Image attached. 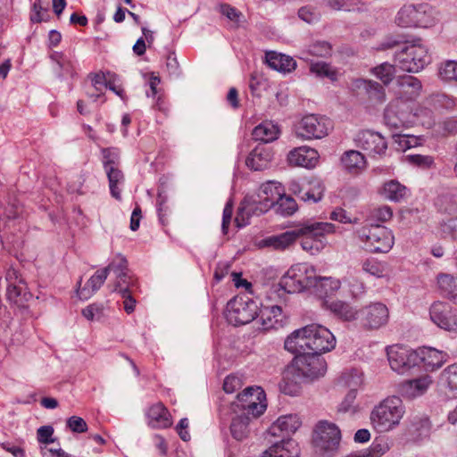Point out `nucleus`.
Listing matches in <instances>:
<instances>
[{
  "label": "nucleus",
  "instance_id": "55",
  "mask_svg": "<svg viewBox=\"0 0 457 457\" xmlns=\"http://www.w3.org/2000/svg\"><path fill=\"white\" fill-rule=\"evenodd\" d=\"M59 67V77L71 76L73 77L75 74V60L70 56L65 55L58 64Z\"/></svg>",
  "mask_w": 457,
  "mask_h": 457
},
{
  "label": "nucleus",
  "instance_id": "49",
  "mask_svg": "<svg viewBox=\"0 0 457 457\" xmlns=\"http://www.w3.org/2000/svg\"><path fill=\"white\" fill-rule=\"evenodd\" d=\"M282 313V308L278 305H274L272 307L265 308L262 310H260L259 316L262 320V325L263 326L264 329H268L271 327H273V323L271 322V316H273L274 319H276L275 322H278V320L277 319L278 316L281 315Z\"/></svg>",
  "mask_w": 457,
  "mask_h": 457
},
{
  "label": "nucleus",
  "instance_id": "64",
  "mask_svg": "<svg viewBox=\"0 0 457 457\" xmlns=\"http://www.w3.org/2000/svg\"><path fill=\"white\" fill-rule=\"evenodd\" d=\"M241 387V380L236 376L228 375L223 383V390L227 394H232Z\"/></svg>",
  "mask_w": 457,
  "mask_h": 457
},
{
  "label": "nucleus",
  "instance_id": "33",
  "mask_svg": "<svg viewBox=\"0 0 457 457\" xmlns=\"http://www.w3.org/2000/svg\"><path fill=\"white\" fill-rule=\"evenodd\" d=\"M250 420V415L244 413L238 414L232 419L230 424V433L234 439L237 441H243L249 436Z\"/></svg>",
  "mask_w": 457,
  "mask_h": 457
},
{
  "label": "nucleus",
  "instance_id": "34",
  "mask_svg": "<svg viewBox=\"0 0 457 457\" xmlns=\"http://www.w3.org/2000/svg\"><path fill=\"white\" fill-rule=\"evenodd\" d=\"M437 285L442 295L450 300L457 299V276L440 273L437 276Z\"/></svg>",
  "mask_w": 457,
  "mask_h": 457
},
{
  "label": "nucleus",
  "instance_id": "48",
  "mask_svg": "<svg viewBox=\"0 0 457 457\" xmlns=\"http://www.w3.org/2000/svg\"><path fill=\"white\" fill-rule=\"evenodd\" d=\"M364 88L369 96V98L375 100L378 103L385 101L386 93L384 87L377 81L364 80Z\"/></svg>",
  "mask_w": 457,
  "mask_h": 457
},
{
  "label": "nucleus",
  "instance_id": "39",
  "mask_svg": "<svg viewBox=\"0 0 457 457\" xmlns=\"http://www.w3.org/2000/svg\"><path fill=\"white\" fill-rule=\"evenodd\" d=\"M420 357L424 367L431 370L440 368L445 362L444 353L432 348L422 351Z\"/></svg>",
  "mask_w": 457,
  "mask_h": 457
},
{
  "label": "nucleus",
  "instance_id": "4",
  "mask_svg": "<svg viewBox=\"0 0 457 457\" xmlns=\"http://www.w3.org/2000/svg\"><path fill=\"white\" fill-rule=\"evenodd\" d=\"M403 415L402 400L394 395L387 397L373 409L370 420L378 430L386 431L399 424Z\"/></svg>",
  "mask_w": 457,
  "mask_h": 457
},
{
  "label": "nucleus",
  "instance_id": "20",
  "mask_svg": "<svg viewBox=\"0 0 457 457\" xmlns=\"http://www.w3.org/2000/svg\"><path fill=\"white\" fill-rule=\"evenodd\" d=\"M309 228H295L279 235L267 237L262 240L264 246L271 247L275 250H285L293 245L300 234H303Z\"/></svg>",
  "mask_w": 457,
  "mask_h": 457
},
{
  "label": "nucleus",
  "instance_id": "25",
  "mask_svg": "<svg viewBox=\"0 0 457 457\" xmlns=\"http://www.w3.org/2000/svg\"><path fill=\"white\" fill-rule=\"evenodd\" d=\"M108 277V269H101L95 272L87 280L83 287L81 286V278L78 282L79 288L77 290L78 296L81 300H87L91 297L104 285Z\"/></svg>",
  "mask_w": 457,
  "mask_h": 457
},
{
  "label": "nucleus",
  "instance_id": "57",
  "mask_svg": "<svg viewBox=\"0 0 457 457\" xmlns=\"http://www.w3.org/2000/svg\"><path fill=\"white\" fill-rule=\"evenodd\" d=\"M406 158L410 163L422 169L430 168L434 164V159L429 155L409 154Z\"/></svg>",
  "mask_w": 457,
  "mask_h": 457
},
{
  "label": "nucleus",
  "instance_id": "60",
  "mask_svg": "<svg viewBox=\"0 0 457 457\" xmlns=\"http://www.w3.org/2000/svg\"><path fill=\"white\" fill-rule=\"evenodd\" d=\"M166 69L170 76L179 77L181 73L179 63L177 60L175 53H170L166 58Z\"/></svg>",
  "mask_w": 457,
  "mask_h": 457
},
{
  "label": "nucleus",
  "instance_id": "23",
  "mask_svg": "<svg viewBox=\"0 0 457 457\" xmlns=\"http://www.w3.org/2000/svg\"><path fill=\"white\" fill-rule=\"evenodd\" d=\"M147 423L156 429L168 428L172 425L171 415L162 403L150 406L145 413Z\"/></svg>",
  "mask_w": 457,
  "mask_h": 457
},
{
  "label": "nucleus",
  "instance_id": "35",
  "mask_svg": "<svg viewBox=\"0 0 457 457\" xmlns=\"http://www.w3.org/2000/svg\"><path fill=\"white\" fill-rule=\"evenodd\" d=\"M324 195V186L319 180H310L306 182L305 189L301 195V201L308 204H316L320 202Z\"/></svg>",
  "mask_w": 457,
  "mask_h": 457
},
{
  "label": "nucleus",
  "instance_id": "12",
  "mask_svg": "<svg viewBox=\"0 0 457 457\" xmlns=\"http://www.w3.org/2000/svg\"><path fill=\"white\" fill-rule=\"evenodd\" d=\"M358 318L364 330H377L387 324L389 310L380 302L371 303L358 311Z\"/></svg>",
  "mask_w": 457,
  "mask_h": 457
},
{
  "label": "nucleus",
  "instance_id": "51",
  "mask_svg": "<svg viewBox=\"0 0 457 457\" xmlns=\"http://www.w3.org/2000/svg\"><path fill=\"white\" fill-rule=\"evenodd\" d=\"M361 0H328V5L336 11L352 12L360 10Z\"/></svg>",
  "mask_w": 457,
  "mask_h": 457
},
{
  "label": "nucleus",
  "instance_id": "9",
  "mask_svg": "<svg viewBox=\"0 0 457 457\" xmlns=\"http://www.w3.org/2000/svg\"><path fill=\"white\" fill-rule=\"evenodd\" d=\"M358 233L371 253H387L394 245V236L385 226H364Z\"/></svg>",
  "mask_w": 457,
  "mask_h": 457
},
{
  "label": "nucleus",
  "instance_id": "22",
  "mask_svg": "<svg viewBox=\"0 0 457 457\" xmlns=\"http://www.w3.org/2000/svg\"><path fill=\"white\" fill-rule=\"evenodd\" d=\"M318 152L309 146H300L290 151L287 156L288 162L294 166L307 169L315 167L318 162Z\"/></svg>",
  "mask_w": 457,
  "mask_h": 457
},
{
  "label": "nucleus",
  "instance_id": "43",
  "mask_svg": "<svg viewBox=\"0 0 457 457\" xmlns=\"http://www.w3.org/2000/svg\"><path fill=\"white\" fill-rule=\"evenodd\" d=\"M113 292H117L123 299L124 311L130 314L135 311L136 299L132 296V289L129 286L122 287L120 283L114 285Z\"/></svg>",
  "mask_w": 457,
  "mask_h": 457
},
{
  "label": "nucleus",
  "instance_id": "15",
  "mask_svg": "<svg viewBox=\"0 0 457 457\" xmlns=\"http://www.w3.org/2000/svg\"><path fill=\"white\" fill-rule=\"evenodd\" d=\"M431 320L440 328L457 332V310L445 302H435L429 308Z\"/></svg>",
  "mask_w": 457,
  "mask_h": 457
},
{
  "label": "nucleus",
  "instance_id": "44",
  "mask_svg": "<svg viewBox=\"0 0 457 457\" xmlns=\"http://www.w3.org/2000/svg\"><path fill=\"white\" fill-rule=\"evenodd\" d=\"M438 76L444 81L457 83V61L447 60L441 62L438 68Z\"/></svg>",
  "mask_w": 457,
  "mask_h": 457
},
{
  "label": "nucleus",
  "instance_id": "14",
  "mask_svg": "<svg viewBox=\"0 0 457 457\" xmlns=\"http://www.w3.org/2000/svg\"><path fill=\"white\" fill-rule=\"evenodd\" d=\"M315 433L313 444L320 452L330 453L338 448L341 432L335 424L321 420L318 423Z\"/></svg>",
  "mask_w": 457,
  "mask_h": 457
},
{
  "label": "nucleus",
  "instance_id": "16",
  "mask_svg": "<svg viewBox=\"0 0 457 457\" xmlns=\"http://www.w3.org/2000/svg\"><path fill=\"white\" fill-rule=\"evenodd\" d=\"M262 398H264L263 391L247 387L237 395V406L242 410V413L258 418L266 410V404L262 403Z\"/></svg>",
  "mask_w": 457,
  "mask_h": 457
},
{
  "label": "nucleus",
  "instance_id": "46",
  "mask_svg": "<svg viewBox=\"0 0 457 457\" xmlns=\"http://www.w3.org/2000/svg\"><path fill=\"white\" fill-rule=\"evenodd\" d=\"M372 73L380 79L385 86L390 84L395 78V65L388 62H383L372 69Z\"/></svg>",
  "mask_w": 457,
  "mask_h": 457
},
{
  "label": "nucleus",
  "instance_id": "50",
  "mask_svg": "<svg viewBox=\"0 0 457 457\" xmlns=\"http://www.w3.org/2000/svg\"><path fill=\"white\" fill-rule=\"evenodd\" d=\"M219 10L222 15L226 16L234 23L235 28H238L240 26V23L244 19L242 12L228 4H221Z\"/></svg>",
  "mask_w": 457,
  "mask_h": 457
},
{
  "label": "nucleus",
  "instance_id": "13",
  "mask_svg": "<svg viewBox=\"0 0 457 457\" xmlns=\"http://www.w3.org/2000/svg\"><path fill=\"white\" fill-rule=\"evenodd\" d=\"M390 367L399 374H404L411 369L421 364L420 354L414 350L392 346L387 350Z\"/></svg>",
  "mask_w": 457,
  "mask_h": 457
},
{
  "label": "nucleus",
  "instance_id": "18",
  "mask_svg": "<svg viewBox=\"0 0 457 457\" xmlns=\"http://www.w3.org/2000/svg\"><path fill=\"white\" fill-rule=\"evenodd\" d=\"M273 156L274 152L271 146L258 143L248 154L245 164L253 170H263L270 167Z\"/></svg>",
  "mask_w": 457,
  "mask_h": 457
},
{
  "label": "nucleus",
  "instance_id": "1",
  "mask_svg": "<svg viewBox=\"0 0 457 457\" xmlns=\"http://www.w3.org/2000/svg\"><path fill=\"white\" fill-rule=\"evenodd\" d=\"M336 337L332 332L319 324H310L292 332L285 340L284 347L290 353H312L322 354L336 346Z\"/></svg>",
  "mask_w": 457,
  "mask_h": 457
},
{
  "label": "nucleus",
  "instance_id": "17",
  "mask_svg": "<svg viewBox=\"0 0 457 457\" xmlns=\"http://www.w3.org/2000/svg\"><path fill=\"white\" fill-rule=\"evenodd\" d=\"M357 147L367 152L370 156L382 155L386 153L387 143L385 137L372 130H361L354 137Z\"/></svg>",
  "mask_w": 457,
  "mask_h": 457
},
{
  "label": "nucleus",
  "instance_id": "6",
  "mask_svg": "<svg viewBox=\"0 0 457 457\" xmlns=\"http://www.w3.org/2000/svg\"><path fill=\"white\" fill-rule=\"evenodd\" d=\"M258 317V304L248 296H236L227 303L226 319L233 326L248 324Z\"/></svg>",
  "mask_w": 457,
  "mask_h": 457
},
{
  "label": "nucleus",
  "instance_id": "3",
  "mask_svg": "<svg viewBox=\"0 0 457 457\" xmlns=\"http://www.w3.org/2000/svg\"><path fill=\"white\" fill-rule=\"evenodd\" d=\"M283 192L280 183L268 181L262 184L257 195L258 200L238 208L236 217L237 226L240 228L247 225L251 215L260 216L267 212L275 205Z\"/></svg>",
  "mask_w": 457,
  "mask_h": 457
},
{
  "label": "nucleus",
  "instance_id": "47",
  "mask_svg": "<svg viewBox=\"0 0 457 457\" xmlns=\"http://www.w3.org/2000/svg\"><path fill=\"white\" fill-rule=\"evenodd\" d=\"M102 162L104 170L110 167H118L120 164V149L117 147H106L101 149Z\"/></svg>",
  "mask_w": 457,
  "mask_h": 457
},
{
  "label": "nucleus",
  "instance_id": "62",
  "mask_svg": "<svg viewBox=\"0 0 457 457\" xmlns=\"http://www.w3.org/2000/svg\"><path fill=\"white\" fill-rule=\"evenodd\" d=\"M329 218L332 220H336L344 224L357 222L356 219L352 220L347 212L343 208H336L330 212Z\"/></svg>",
  "mask_w": 457,
  "mask_h": 457
},
{
  "label": "nucleus",
  "instance_id": "8",
  "mask_svg": "<svg viewBox=\"0 0 457 457\" xmlns=\"http://www.w3.org/2000/svg\"><path fill=\"white\" fill-rule=\"evenodd\" d=\"M307 227L310 231L306 230L303 234H300L298 238H301V246L304 251L315 254L322 248L325 236L335 231V225L329 222L306 221L296 226V228Z\"/></svg>",
  "mask_w": 457,
  "mask_h": 457
},
{
  "label": "nucleus",
  "instance_id": "7",
  "mask_svg": "<svg viewBox=\"0 0 457 457\" xmlns=\"http://www.w3.org/2000/svg\"><path fill=\"white\" fill-rule=\"evenodd\" d=\"M395 23L403 28H428L434 24L432 8L428 4H404L395 16Z\"/></svg>",
  "mask_w": 457,
  "mask_h": 457
},
{
  "label": "nucleus",
  "instance_id": "5",
  "mask_svg": "<svg viewBox=\"0 0 457 457\" xmlns=\"http://www.w3.org/2000/svg\"><path fill=\"white\" fill-rule=\"evenodd\" d=\"M395 61L403 71L419 72L430 62L431 58L425 46L404 44L399 51L395 52Z\"/></svg>",
  "mask_w": 457,
  "mask_h": 457
},
{
  "label": "nucleus",
  "instance_id": "19",
  "mask_svg": "<svg viewBox=\"0 0 457 457\" xmlns=\"http://www.w3.org/2000/svg\"><path fill=\"white\" fill-rule=\"evenodd\" d=\"M420 80L411 75L399 76L396 79V94L404 101L415 100L421 92Z\"/></svg>",
  "mask_w": 457,
  "mask_h": 457
},
{
  "label": "nucleus",
  "instance_id": "21",
  "mask_svg": "<svg viewBox=\"0 0 457 457\" xmlns=\"http://www.w3.org/2000/svg\"><path fill=\"white\" fill-rule=\"evenodd\" d=\"M321 305L343 321H353L358 318V311L348 302L338 299H327L321 303Z\"/></svg>",
  "mask_w": 457,
  "mask_h": 457
},
{
  "label": "nucleus",
  "instance_id": "27",
  "mask_svg": "<svg viewBox=\"0 0 457 457\" xmlns=\"http://www.w3.org/2000/svg\"><path fill=\"white\" fill-rule=\"evenodd\" d=\"M265 62L271 69L283 73L290 72L296 67V62L292 57L275 51L265 54Z\"/></svg>",
  "mask_w": 457,
  "mask_h": 457
},
{
  "label": "nucleus",
  "instance_id": "56",
  "mask_svg": "<svg viewBox=\"0 0 457 457\" xmlns=\"http://www.w3.org/2000/svg\"><path fill=\"white\" fill-rule=\"evenodd\" d=\"M104 269H108V273L113 271L115 274L119 273L120 276H124V271L128 270V261L124 256L119 254Z\"/></svg>",
  "mask_w": 457,
  "mask_h": 457
},
{
  "label": "nucleus",
  "instance_id": "30",
  "mask_svg": "<svg viewBox=\"0 0 457 457\" xmlns=\"http://www.w3.org/2000/svg\"><path fill=\"white\" fill-rule=\"evenodd\" d=\"M301 373L295 371V368L288 369L283 376L280 389L285 395H297L301 391Z\"/></svg>",
  "mask_w": 457,
  "mask_h": 457
},
{
  "label": "nucleus",
  "instance_id": "28",
  "mask_svg": "<svg viewBox=\"0 0 457 457\" xmlns=\"http://www.w3.org/2000/svg\"><path fill=\"white\" fill-rule=\"evenodd\" d=\"M382 195L388 200L400 203L405 201L410 195V189L396 179L384 183Z\"/></svg>",
  "mask_w": 457,
  "mask_h": 457
},
{
  "label": "nucleus",
  "instance_id": "10",
  "mask_svg": "<svg viewBox=\"0 0 457 457\" xmlns=\"http://www.w3.org/2000/svg\"><path fill=\"white\" fill-rule=\"evenodd\" d=\"M295 371L301 373L303 378H317L324 376L327 371V362L321 354L304 351V353H293Z\"/></svg>",
  "mask_w": 457,
  "mask_h": 457
},
{
  "label": "nucleus",
  "instance_id": "52",
  "mask_svg": "<svg viewBox=\"0 0 457 457\" xmlns=\"http://www.w3.org/2000/svg\"><path fill=\"white\" fill-rule=\"evenodd\" d=\"M156 202L159 220L162 226H166L169 223L168 217L170 214V207L167 205V196L162 192H158Z\"/></svg>",
  "mask_w": 457,
  "mask_h": 457
},
{
  "label": "nucleus",
  "instance_id": "45",
  "mask_svg": "<svg viewBox=\"0 0 457 457\" xmlns=\"http://www.w3.org/2000/svg\"><path fill=\"white\" fill-rule=\"evenodd\" d=\"M393 216L392 209L388 206H380L373 209L368 219V224L366 226L378 225V222H386L389 220Z\"/></svg>",
  "mask_w": 457,
  "mask_h": 457
},
{
  "label": "nucleus",
  "instance_id": "32",
  "mask_svg": "<svg viewBox=\"0 0 457 457\" xmlns=\"http://www.w3.org/2000/svg\"><path fill=\"white\" fill-rule=\"evenodd\" d=\"M19 284H22L23 286L12 283L8 285L6 289V299L11 303L21 306L32 297V295L27 291L25 282L22 278L19 279Z\"/></svg>",
  "mask_w": 457,
  "mask_h": 457
},
{
  "label": "nucleus",
  "instance_id": "61",
  "mask_svg": "<svg viewBox=\"0 0 457 457\" xmlns=\"http://www.w3.org/2000/svg\"><path fill=\"white\" fill-rule=\"evenodd\" d=\"M442 231L446 236L457 240V217L444 220L441 224Z\"/></svg>",
  "mask_w": 457,
  "mask_h": 457
},
{
  "label": "nucleus",
  "instance_id": "41",
  "mask_svg": "<svg viewBox=\"0 0 457 457\" xmlns=\"http://www.w3.org/2000/svg\"><path fill=\"white\" fill-rule=\"evenodd\" d=\"M440 381L448 387L453 397H457V363L449 365L442 371Z\"/></svg>",
  "mask_w": 457,
  "mask_h": 457
},
{
  "label": "nucleus",
  "instance_id": "31",
  "mask_svg": "<svg viewBox=\"0 0 457 457\" xmlns=\"http://www.w3.org/2000/svg\"><path fill=\"white\" fill-rule=\"evenodd\" d=\"M293 271L298 278L301 286H303V291L312 288L317 278L316 270L308 263H297L292 266Z\"/></svg>",
  "mask_w": 457,
  "mask_h": 457
},
{
  "label": "nucleus",
  "instance_id": "58",
  "mask_svg": "<svg viewBox=\"0 0 457 457\" xmlns=\"http://www.w3.org/2000/svg\"><path fill=\"white\" fill-rule=\"evenodd\" d=\"M66 426L74 433H83L87 430V422L78 416L70 417L66 420Z\"/></svg>",
  "mask_w": 457,
  "mask_h": 457
},
{
  "label": "nucleus",
  "instance_id": "54",
  "mask_svg": "<svg viewBox=\"0 0 457 457\" xmlns=\"http://www.w3.org/2000/svg\"><path fill=\"white\" fill-rule=\"evenodd\" d=\"M309 52L315 56L328 57L332 54V46L328 41H316L310 46Z\"/></svg>",
  "mask_w": 457,
  "mask_h": 457
},
{
  "label": "nucleus",
  "instance_id": "63",
  "mask_svg": "<svg viewBox=\"0 0 457 457\" xmlns=\"http://www.w3.org/2000/svg\"><path fill=\"white\" fill-rule=\"evenodd\" d=\"M388 449L386 444L374 441L370 448L364 450L368 457H381Z\"/></svg>",
  "mask_w": 457,
  "mask_h": 457
},
{
  "label": "nucleus",
  "instance_id": "26",
  "mask_svg": "<svg viewBox=\"0 0 457 457\" xmlns=\"http://www.w3.org/2000/svg\"><path fill=\"white\" fill-rule=\"evenodd\" d=\"M339 279L331 277H317L312 288L314 293L323 301L333 299L332 296L340 289Z\"/></svg>",
  "mask_w": 457,
  "mask_h": 457
},
{
  "label": "nucleus",
  "instance_id": "29",
  "mask_svg": "<svg viewBox=\"0 0 457 457\" xmlns=\"http://www.w3.org/2000/svg\"><path fill=\"white\" fill-rule=\"evenodd\" d=\"M279 133L280 131L278 125L265 121L253 129L252 136L255 141L267 145L278 139Z\"/></svg>",
  "mask_w": 457,
  "mask_h": 457
},
{
  "label": "nucleus",
  "instance_id": "37",
  "mask_svg": "<svg viewBox=\"0 0 457 457\" xmlns=\"http://www.w3.org/2000/svg\"><path fill=\"white\" fill-rule=\"evenodd\" d=\"M436 205L440 212L452 218L457 217V195L451 193L443 194L437 197Z\"/></svg>",
  "mask_w": 457,
  "mask_h": 457
},
{
  "label": "nucleus",
  "instance_id": "36",
  "mask_svg": "<svg viewBox=\"0 0 457 457\" xmlns=\"http://www.w3.org/2000/svg\"><path fill=\"white\" fill-rule=\"evenodd\" d=\"M341 162L350 172L357 171L366 166L364 155L356 150L346 151L341 157Z\"/></svg>",
  "mask_w": 457,
  "mask_h": 457
},
{
  "label": "nucleus",
  "instance_id": "38",
  "mask_svg": "<svg viewBox=\"0 0 457 457\" xmlns=\"http://www.w3.org/2000/svg\"><path fill=\"white\" fill-rule=\"evenodd\" d=\"M272 208L275 209L276 213L283 217H288L298 210V205L292 196L287 195L283 192Z\"/></svg>",
  "mask_w": 457,
  "mask_h": 457
},
{
  "label": "nucleus",
  "instance_id": "2",
  "mask_svg": "<svg viewBox=\"0 0 457 457\" xmlns=\"http://www.w3.org/2000/svg\"><path fill=\"white\" fill-rule=\"evenodd\" d=\"M301 420L296 414L280 416L270 427L268 432L278 438L262 457H299L300 449L291 436L300 428Z\"/></svg>",
  "mask_w": 457,
  "mask_h": 457
},
{
  "label": "nucleus",
  "instance_id": "40",
  "mask_svg": "<svg viewBox=\"0 0 457 457\" xmlns=\"http://www.w3.org/2000/svg\"><path fill=\"white\" fill-rule=\"evenodd\" d=\"M293 267H291L287 273L280 278L278 286L279 288L284 290L287 294L300 293L303 291V286H301L297 281L298 278L295 276Z\"/></svg>",
  "mask_w": 457,
  "mask_h": 457
},
{
  "label": "nucleus",
  "instance_id": "53",
  "mask_svg": "<svg viewBox=\"0 0 457 457\" xmlns=\"http://www.w3.org/2000/svg\"><path fill=\"white\" fill-rule=\"evenodd\" d=\"M268 81L262 77L252 74L249 80V89L253 96L261 97L262 93L266 90Z\"/></svg>",
  "mask_w": 457,
  "mask_h": 457
},
{
  "label": "nucleus",
  "instance_id": "59",
  "mask_svg": "<svg viewBox=\"0 0 457 457\" xmlns=\"http://www.w3.org/2000/svg\"><path fill=\"white\" fill-rule=\"evenodd\" d=\"M53 435L54 428L52 426H42L39 428H37V439L41 444L48 445L54 442Z\"/></svg>",
  "mask_w": 457,
  "mask_h": 457
},
{
  "label": "nucleus",
  "instance_id": "42",
  "mask_svg": "<svg viewBox=\"0 0 457 457\" xmlns=\"http://www.w3.org/2000/svg\"><path fill=\"white\" fill-rule=\"evenodd\" d=\"M310 71L320 78H328L332 82L337 80V70L325 62H312L310 66Z\"/></svg>",
  "mask_w": 457,
  "mask_h": 457
},
{
  "label": "nucleus",
  "instance_id": "11",
  "mask_svg": "<svg viewBox=\"0 0 457 457\" xmlns=\"http://www.w3.org/2000/svg\"><path fill=\"white\" fill-rule=\"evenodd\" d=\"M332 128L330 119L317 114H308L300 120L296 134L304 139H319L326 137Z\"/></svg>",
  "mask_w": 457,
  "mask_h": 457
},
{
  "label": "nucleus",
  "instance_id": "24",
  "mask_svg": "<svg viewBox=\"0 0 457 457\" xmlns=\"http://www.w3.org/2000/svg\"><path fill=\"white\" fill-rule=\"evenodd\" d=\"M431 382L428 376L406 380L400 385L399 392L403 397L413 399L425 394Z\"/></svg>",
  "mask_w": 457,
  "mask_h": 457
}]
</instances>
